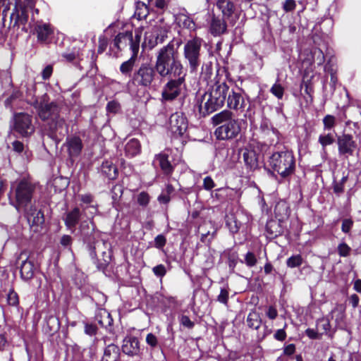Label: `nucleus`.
<instances>
[{"label": "nucleus", "instance_id": "nucleus-1", "mask_svg": "<svg viewBox=\"0 0 361 361\" xmlns=\"http://www.w3.org/2000/svg\"><path fill=\"white\" fill-rule=\"evenodd\" d=\"M155 66L158 75L166 80L161 92L162 100L172 102L180 97L187 69L179 59L178 47H175L173 40L157 51Z\"/></svg>", "mask_w": 361, "mask_h": 361}, {"label": "nucleus", "instance_id": "nucleus-2", "mask_svg": "<svg viewBox=\"0 0 361 361\" xmlns=\"http://www.w3.org/2000/svg\"><path fill=\"white\" fill-rule=\"evenodd\" d=\"M260 128L264 135L270 137L269 145H274L275 151L268 160L270 167L268 173L277 179L280 183H290L296 171V160L293 152L285 145L279 144L280 133L276 128H269L266 121L261 124Z\"/></svg>", "mask_w": 361, "mask_h": 361}, {"label": "nucleus", "instance_id": "nucleus-3", "mask_svg": "<svg viewBox=\"0 0 361 361\" xmlns=\"http://www.w3.org/2000/svg\"><path fill=\"white\" fill-rule=\"evenodd\" d=\"M78 233L83 247L98 271H104L110 264L113 252L111 243L100 239L92 220L87 219L80 222Z\"/></svg>", "mask_w": 361, "mask_h": 361}, {"label": "nucleus", "instance_id": "nucleus-4", "mask_svg": "<svg viewBox=\"0 0 361 361\" xmlns=\"http://www.w3.org/2000/svg\"><path fill=\"white\" fill-rule=\"evenodd\" d=\"M229 86L225 81H216L197 99L200 115L205 117L222 108L226 103Z\"/></svg>", "mask_w": 361, "mask_h": 361}, {"label": "nucleus", "instance_id": "nucleus-5", "mask_svg": "<svg viewBox=\"0 0 361 361\" xmlns=\"http://www.w3.org/2000/svg\"><path fill=\"white\" fill-rule=\"evenodd\" d=\"M212 123L216 126L214 134L219 140H233L240 134L242 121L234 118L229 110H224L214 115Z\"/></svg>", "mask_w": 361, "mask_h": 361}, {"label": "nucleus", "instance_id": "nucleus-6", "mask_svg": "<svg viewBox=\"0 0 361 361\" xmlns=\"http://www.w3.org/2000/svg\"><path fill=\"white\" fill-rule=\"evenodd\" d=\"M158 78L157 68L151 62H142L135 66L131 78L128 81L129 87L147 90L154 86Z\"/></svg>", "mask_w": 361, "mask_h": 361}, {"label": "nucleus", "instance_id": "nucleus-7", "mask_svg": "<svg viewBox=\"0 0 361 361\" xmlns=\"http://www.w3.org/2000/svg\"><path fill=\"white\" fill-rule=\"evenodd\" d=\"M35 186L27 179L23 178L13 182L8 194L10 204L18 212L21 209L34 202Z\"/></svg>", "mask_w": 361, "mask_h": 361}, {"label": "nucleus", "instance_id": "nucleus-8", "mask_svg": "<svg viewBox=\"0 0 361 361\" xmlns=\"http://www.w3.org/2000/svg\"><path fill=\"white\" fill-rule=\"evenodd\" d=\"M202 39L195 37L184 44L183 57L190 73H197L202 63Z\"/></svg>", "mask_w": 361, "mask_h": 361}, {"label": "nucleus", "instance_id": "nucleus-9", "mask_svg": "<svg viewBox=\"0 0 361 361\" xmlns=\"http://www.w3.org/2000/svg\"><path fill=\"white\" fill-rule=\"evenodd\" d=\"M141 40V32L138 30H127L119 32L114 38L111 46L116 48L119 51H122L129 47L132 54L138 53L140 49V44Z\"/></svg>", "mask_w": 361, "mask_h": 361}, {"label": "nucleus", "instance_id": "nucleus-10", "mask_svg": "<svg viewBox=\"0 0 361 361\" xmlns=\"http://www.w3.org/2000/svg\"><path fill=\"white\" fill-rule=\"evenodd\" d=\"M49 100L47 94H44L41 97L35 98L32 103L42 121H49L59 116L60 107L56 102H49Z\"/></svg>", "mask_w": 361, "mask_h": 361}, {"label": "nucleus", "instance_id": "nucleus-11", "mask_svg": "<svg viewBox=\"0 0 361 361\" xmlns=\"http://www.w3.org/2000/svg\"><path fill=\"white\" fill-rule=\"evenodd\" d=\"M25 218L27 219L31 229L34 232H39L45 223L44 214L42 206L35 200L30 204L21 209Z\"/></svg>", "mask_w": 361, "mask_h": 361}, {"label": "nucleus", "instance_id": "nucleus-12", "mask_svg": "<svg viewBox=\"0 0 361 361\" xmlns=\"http://www.w3.org/2000/svg\"><path fill=\"white\" fill-rule=\"evenodd\" d=\"M169 27L166 25H155L150 31L146 32L142 47L149 50L168 38Z\"/></svg>", "mask_w": 361, "mask_h": 361}, {"label": "nucleus", "instance_id": "nucleus-13", "mask_svg": "<svg viewBox=\"0 0 361 361\" xmlns=\"http://www.w3.org/2000/svg\"><path fill=\"white\" fill-rule=\"evenodd\" d=\"M28 10V8L21 3L16 2L10 15L9 27L18 29L21 27L22 31L27 32L30 28V25H27Z\"/></svg>", "mask_w": 361, "mask_h": 361}, {"label": "nucleus", "instance_id": "nucleus-14", "mask_svg": "<svg viewBox=\"0 0 361 361\" xmlns=\"http://www.w3.org/2000/svg\"><path fill=\"white\" fill-rule=\"evenodd\" d=\"M47 130L49 137L58 144L68 135V126L59 115L48 121Z\"/></svg>", "mask_w": 361, "mask_h": 361}, {"label": "nucleus", "instance_id": "nucleus-15", "mask_svg": "<svg viewBox=\"0 0 361 361\" xmlns=\"http://www.w3.org/2000/svg\"><path fill=\"white\" fill-rule=\"evenodd\" d=\"M336 143L338 156L344 159H348L349 157L353 156L357 148V142L353 136L348 133L336 135Z\"/></svg>", "mask_w": 361, "mask_h": 361}, {"label": "nucleus", "instance_id": "nucleus-16", "mask_svg": "<svg viewBox=\"0 0 361 361\" xmlns=\"http://www.w3.org/2000/svg\"><path fill=\"white\" fill-rule=\"evenodd\" d=\"M238 0H216V6L221 11L224 18L231 23L239 18L240 8Z\"/></svg>", "mask_w": 361, "mask_h": 361}, {"label": "nucleus", "instance_id": "nucleus-17", "mask_svg": "<svg viewBox=\"0 0 361 361\" xmlns=\"http://www.w3.org/2000/svg\"><path fill=\"white\" fill-rule=\"evenodd\" d=\"M14 130L23 137H27L34 132L32 116L26 113H18L14 115Z\"/></svg>", "mask_w": 361, "mask_h": 361}, {"label": "nucleus", "instance_id": "nucleus-18", "mask_svg": "<svg viewBox=\"0 0 361 361\" xmlns=\"http://www.w3.org/2000/svg\"><path fill=\"white\" fill-rule=\"evenodd\" d=\"M152 165L155 169H160L161 172L167 177L172 176L176 164H173L167 151L155 154Z\"/></svg>", "mask_w": 361, "mask_h": 361}, {"label": "nucleus", "instance_id": "nucleus-19", "mask_svg": "<svg viewBox=\"0 0 361 361\" xmlns=\"http://www.w3.org/2000/svg\"><path fill=\"white\" fill-rule=\"evenodd\" d=\"M226 102L228 109L243 111L246 104L243 89L238 87L231 89L229 87V93L227 94Z\"/></svg>", "mask_w": 361, "mask_h": 361}, {"label": "nucleus", "instance_id": "nucleus-20", "mask_svg": "<svg viewBox=\"0 0 361 361\" xmlns=\"http://www.w3.org/2000/svg\"><path fill=\"white\" fill-rule=\"evenodd\" d=\"M223 16H216L213 12L208 11L206 14V20L209 23L210 33L214 36H221L227 31V24Z\"/></svg>", "mask_w": 361, "mask_h": 361}, {"label": "nucleus", "instance_id": "nucleus-21", "mask_svg": "<svg viewBox=\"0 0 361 361\" xmlns=\"http://www.w3.org/2000/svg\"><path fill=\"white\" fill-rule=\"evenodd\" d=\"M170 128L173 133L183 136L188 129V120L183 114H173L169 118Z\"/></svg>", "mask_w": 361, "mask_h": 361}, {"label": "nucleus", "instance_id": "nucleus-22", "mask_svg": "<svg viewBox=\"0 0 361 361\" xmlns=\"http://www.w3.org/2000/svg\"><path fill=\"white\" fill-rule=\"evenodd\" d=\"M64 145L67 148L68 156L71 159L80 157L83 149V143L78 135L68 136Z\"/></svg>", "mask_w": 361, "mask_h": 361}, {"label": "nucleus", "instance_id": "nucleus-23", "mask_svg": "<svg viewBox=\"0 0 361 361\" xmlns=\"http://www.w3.org/2000/svg\"><path fill=\"white\" fill-rule=\"evenodd\" d=\"M244 166L247 172L255 171L259 168L258 154L254 149L243 148L241 149Z\"/></svg>", "mask_w": 361, "mask_h": 361}, {"label": "nucleus", "instance_id": "nucleus-24", "mask_svg": "<svg viewBox=\"0 0 361 361\" xmlns=\"http://www.w3.org/2000/svg\"><path fill=\"white\" fill-rule=\"evenodd\" d=\"M122 351L128 356H136L140 353V341L137 337L126 336L123 341Z\"/></svg>", "mask_w": 361, "mask_h": 361}, {"label": "nucleus", "instance_id": "nucleus-25", "mask_svg": "<svg viewBox=\"0 0 361 361\" xmlns=\"http://www.w3.org/2000/svg\"><path fill=\"white\" fill-rule=\"evenodd\" d=\"M345 309L341 304H337L328 314L329 318L335 322V328L345 329Z\"/></svg>", "mask_w": 361, "mask_h": 361}, {"label": "nucleus", "instance_id": "nucleus-26", "mask_svg": "<svg viewBox=\"0 0 361 361\" xmlns=\"http://www.w3.org/2000/svg\"><path fill=\"white\" fill-rule=\"evenodd\" d=\"M82 213L78 207H75L72 210L66 213L63 218L65 226L71 233L75 231L76 226L81 219Z\"/></svg>", "mask_w": 361, "mask_h": 361}, {"label": "nucleus", "instance_id": "nucleus-27", "mask_svg": "<svg viewBox=\"0 0 361 361\" xmlns=\"http://www.w3.org/2000/svg\"><path fill=\"white\" fill-rule=\"evenodd\" d=\"M35 32L37 35V40L40 42H47L53 35L54 30L49 23L37 22L35 25Z\"/></svg>", "mask_w": 361, "mask_h": 361}, {"label": "nucleus", "instance_id": "nucleus-28", "mask_svg": "<svg viewBox=\"0 0 361 361\" xmlns=\"http://www.w3.org/2000/svg\"><path fill=\"white\" fill-rule=\"evenodd\" d=\"M137 54L136 51L135 54H132L131 56L127 60L123 61L119 67V71L121 74L126 77H128L129 79L131 78L133 75V73L135 70V62L137 59Z\"/></svg>", "mask_w": 361, "mask_h": 361}, {"label": "nucleus", "instance_id": "nucleus-29", "mask_svg": "<svg viewBox=\"0 0 361 361\" xmlns=\"http://www.w3.org/2000/svg\"><path fill=\"white\" fill-rule=\"evenodd\" d=\"M266 231L271 238L281 235L283 233L281 221L276 219L269 220L266 224Z\"/></svg>", "mask_w": 361, "mask_h": 361}, {"label": "nucleus", "instance_id": "nucleus-30", "mask_svg": "<svg viewBox=\"0 0 361 361\" xmlns=\"http://www.w3.org/2000/svg\"><path fill=\"white\" fill-rule=\"evenodd\" d=\"M121 355L120 348L115 344L108 345L104 350L101 361H119Z\"/></svg>", "mask_w": 361, "mask_h": 361}, {"label": "nucleus", "instance_id": "nucleus-31", "mask_svg": "<svg viewBox=\"0 0 361 361\" xmlns=\"http://www.w3.org/2000/svg\"><path fill=\"white\" fill-rule=\"evenodd\" d=\"M125 154L128 158H133L141 152V145L136 138L130 139L125 145Z\"/></svg>", "mask_w": 361, "mask_h": 361}, {"label": "nucleus", "instance_id": "nucleus-32", "mask_svg": "<svg viewBox=\"0 0 361 361\" xmlns=\"http://www.w3.org/2000/svg\"><path fill=\"white\" fill-rule=\"evenodd\" d=\"M20 277L23 281H27L32 279L35 273L33 262L28 259L23 260L20 267Z\"/></svg>", "mask_w": 361, "mask_h": 361}, {"label": "nucleus", "instance_id": "nucleus-33", "mask_svg": "<svg viewBox=\"0 0 361 361\" xmlns=\"http://www.w3.org/2000/svg\"><path fill=\"white\" fill-rule=\"evenodd\" d=\"M101 173L109 180H114L118 176V169L112 161H104L100 167Z\"/></svg>", "mask_w": 361, "mask_h": 361}, {"label": "nucleus", "instance_id": "nucleus-34", "mask_svg": "<svg viewBox=\"0 0 361 361\" xmlns=\"http://www.w3.org/2000/svg\"><path fill=\"white\" fill-rule=\"evenodd\" d=\"M246 323L249 328L259 330L262 326L260 313L255 310H252L247 314Z\"/></svg>", "mask_w": 361, "mask_h": 361}, {"label": "nucleus", "instance_id": "nucleus-35", "mask_svg": "<svg viewBox=\"0 0 361 361\" xmlns=\"http://www.w3.org/2000/svg\"><path fill=\"white\" fill-rule=\"evenodd\" d=\"M348 179V174H344L341 179L339 181L334 179L332 182V189L334 193L336 195V196L340 197L341 194L344 192L345 184Z\"/></svg>", "mask_w": 361, "mask_h": 361}, {"label": "nucleus", "instance_id": "nucleus-36", "mask_svg": "<svg viewBox=\"0 0 361 361\" xmlns=\"http://www.w3.org/2000/svg\"><path fill=\"white\" fill-rule=\"evenodd\" d=\"M335 141V136L332 132L322 133L319 135L318 138V142L322 145L323 149H325L327 146L334 144Z\"/></svg>", "mask_w": 361, "mask_h": 361}, {"label": "nucleus", "instance_id": "nucleus-37", "mask_svg": "<svg viewBox=\"0 0 361 361\" xmlns=\"http://www.w3.org/2000/svg\"><path fill=\"white\" fill-rule=\"evenodd\" d=\"M100 317L99 319V315H97L95 318L102 327L107 329L108 326H112L114 320L109 312L104 310L103 313L100 314Z\"/></svg>", "mask_w": 361, "mask_h": 361}, {"label": "nucleus", "instance_id": "nucleus-38", "mask_svg": "<svg viewBox=\"0 0 361 361\" xmlns=\"http://www.w3.org/2000/svg\"><path fill=\"white\" fill-rule=\"evenodd\" d=\"M12 147L13 151L19 154H21L24 159H29V157L31 156V152L27 149H25V147L23 142L18 140H16L12 143Z\"/></svg>", "mask_w": 361, "mask_h": 361}, {"label": "nucleus", "instance_id": "nucleus-39", "mask_svg": "<svg viewBox=\"0 0 361 361\" xmlns=\"http://www.w3.org/2000/svg\"><path fill=\"white\" fill-rule=\"evenodd\" d=\"M148 14V6L144 3H137L135 11L134 16L137 18V20H141L143 19H146Z\"/></svg>", "mask_w": 361, "mask_h": 361}, {"label": "nucleus", "instance_id": "nucleus-40", "mask_svg": "<svg viewBox=\"0 0 361 361\" xmlns=\"http://www.w3.org/2000/svg\"><path fill=\"white\" fill-rule=\"evenodd\" d=\"M226 225L229 229V231L232 234H235L239 231L242 226V223L238 221L236 217L231 216L227 218L226 221Z\"/></svg>", "mask_w": 361, "mask_h": 361}, {"label": "nucleus", "instance_id": "nucleus-41", "mask_svg": "<svg viewBox=\"0 0 361 361\" xmlns=\"http://www.w3.org/2000/svg\"><path fill=\"white\" fill-rule=\"evenodd\" d=\"M324 130L331 132L336 126V118L331 114L326 115L323 119Z\"/></svg>", "mask_w": 361, "mask_h": 361}, {"label": "nucleus", "instance_id": "nucleus-42", "mask_svg": "<svg viewBox=\"0 0 361 361\" xmlns=\"http://www.w3.org/2000/svg\"><path fill=\"white\" fill-rule=\"evenodd\" d=\"M270 92L278 99H282L284 94V87L279 83V77H277L276 82L270 88Z\"/></svg>", "mask_w": 361, "mask_h": 361}, {"label": "nucleus", "instance_id": "nucleus-43", "mask_svg": "<svg viewBox=\"0 0 361 361\" xmlns=\"http://www.w3.org/2000/svg\"><path fill=\"white\" fill-rule=\"evenodd\" d=\"M229 290L230 289L228 285L221 287L220 293L216 298V301L227 306L229 298Z\"/></svg>", "mask_w": 361, "mask_h": 361}, {"label": "nucleus", "instance_id": "nucleus-44", "mask_svg": "<svg viewBox=\"0 0 361 361\" xmlns=\"http://www.w3.org/2000/svg\"><path fill=\"white\" fill-rule=\"evenodd\" d=\"M303 259L300 255H294L286 260V265L290 268H296L302 264Z\"/></svg>", "mask_w": 361, "mask_h": 361}, {"label": "nucleus", "instance_id": "nucleus-45", "mask_svg": "<svg viewBox=\"0 0 361 361\" xmlns=\"http://www.w3.org/2000/svg\"><path fill=\"white\" fill-rule=\"evenodd\" d=\"M47 327L51 332H56L60 327L59 319L54 316H49L46 319Z\"/></svg>", "mask_w": 361, "mask_h": 361}, {"label": "nucleus", "instance_id": "nucleus-46", "mask_svg": "<svg viewBox=\"0 0 361 361\" xmlns=\"http://www.w3.org/2000/svg\"><path fill=\"white\" fill-rule=\"evenodd\" d=\"M312 54L314 63H316L318 66L323 65L325 61V56L321 49H314L312 51Z\"/></svg>", "mask_w": 361, "mask_h": 361}, {"label": "nucleus", "instance_id": "nucleus-47", "mask_svg": "<svg viewBox=\"0 0 361 361\" xmlns=\"http://www.w3.org/2000/svg\"><path fill=\"white\" fill-rule=\"evenodd\" d=\"M178 320L180 326L188 329H192L195 326V322L191 321L188 316L180 314L178 316Z\"/></svg>", "mask_w": 361, "mask_h": 361}, {"label": "nucleus", "instance_id": "nucleus-48", "mask_svg": "<svg viewBox=\"0 0 361 361\" xmlns=\"http://www.w3.org/2000/svg\"><path fill=\"white\" fill-rule=\"evenodd\" d=\"M136 200L140 207H146L150 202V196L147 192L142 191L137 195Z\"/></svg>", "mask_w": 361, "mask_h": 361}, {"label": "nucleus", "instance_id": "nucleus-49", "mask_svg": "<svg viewBox=\"0 0 361 361\" xmlns=\"http://www.w3.org/2000/svg\"><path fill=\"white\" fill-rule=\"evenodd\" d=\"M257 258L255 257V255L252 252H247L245 255L244 260H240L241 263H245L247 267H252L256 265L257 264Z\"/></svg>", "mask_w": 361, "mask_h": 361}, {"label": "nucleus", "instance_id": "nucleus-50", "mask_svg": "<svg viewBox=\"0 0 361 361\" xmlns=\"http://www.w3.org/2000/svg\"><path fill=\"white\" fill-rule=\"evenodd\" d=\"M169 0H151L150 5L157 8V12L162 13L168 7Z\"/></svg>", "mask_w": 361, "mask_h": 361}, {"label": "nucleus", "instance_id": "nucleus-51", "mask_svg": "<svg viewBox=\"0 0 361 361\" xmlns=\"http://www.w3.org/2000/svg\"><path fill=\"white\" fill-rule=\"evenodd\" d=\"M73 243V238L69 235H63L60 239V244L64 248H66L70 251L72 255H73V252L71 248V245Z\"/></svg>", "mask_w": 361, "mask_h": 361}, {"label": "nucleus", "instance_id": "nucleus-52", "mask_svg": "<svg viewBox=\"0 0 361 361\" xmlns=\"http://www.w3.org/2000/svg\"><path fill=\"white\" fill-rule=\"evenodd\" d=\"M337 250L340 257H346L350 255L351 248L347 243L343 242L338 244Z\"/></svg>", "mask_w": 361, "mask_h": 361}, {"label": "nucleus", "instance_id": "nucleus-53", "mask_svg": "<svg viewBox=\"0 0 361 361\" xmlns=\"http://www.w3.org/2000/svg\"><path fill=\"white\" fill-rule=\"evenodd\" d=\"M98 328L96 324L92 323H85L84 332L86 335L93 337L97 334Z\"/></svg>", "mask_w": 361, "mask_h": 361}, {"label": "nucleus", "instance_id": "nucleus-54", "mask_svg": "<svg viewBox=\"0 0 361 361\" xmlns=\"http://www.w3.org/2000/svg\"><path fill=\"white\" fill-rule=\"evenodd\" d=\"M331 319L329 318V315H326L325 317L322 319H319L317 322L318 325H321L322 329L324 330V332L327 334L329 331L331 330Z\"/></svg>", "mask_w": 361, "mask_h": 361}, {"label": "nucleus", "instance_id": "nucleus-55", "mask_svg": "<svg viewBox=\"0 0 361 361\" xmlns=\"http://www.w3.org/2000/svg\"><path fill=\"white\" fill-rule=\"evenodd\" d=\"M354 224V221L351 218H345L342 220L341 231L345 234H348Z\"/></svg>", "mask_w": 361, "mask_h": 361}, {"label": "nucleus", "instance_id": "nucleus-56", "mask_svg": "<svg viewBox=\"0 0 361 361\" xmlns=\"http://www.w3.org/2000/svg\"><path fill=\"white\" fill-rule=\"evenodd\" d=\"M146 343L147 344L152 348L155 349L158 347H160L158 343V339L157 336L152 333H149L146 336Z\"/></svg>", "mask_w": 361, "mask_h": 361}, {"label": "nucleus", "instance_id": "nucleus-57", "mask_svg": "<svg viewBox=\"0 0 361 361\" xmlns=\"http://www.w3.org/2000/svg\"><path fill=\"white\" fill-rule=\"evenodd\" d=\"M166 238L164 235L159 234L154 238L153 246L159 250L163 249L166 245Z\"/></svg>", "mask_w": 361, "mask_h": 361}, {"label": "nucleus", "instance_id": "nucleus-58", "mask_svg": "<svg viewBox=\"0 0 361 361\" xmlns=\"http://www.w3.org/2000/svg\"><path fill=\"white\" fill-rule=\"evenodd\" d=\"M180 21L184 28L190 30H194L195 29V23L189 16H185L183 19H180Z\"/></svg>", "mask_w": 361, "mask_h": 361}, {"label": "nucleus", "instance_id": "nucleus-59", "mask_svg": "<svg viewBox=\"0 0 361 361\" xmlns=\"http://www.w3.org/2000/svg\"><path fill=\"white\" fill-rule=\"evenodd\" d=\"M7 301L9 305L16 306L18 305V295L13 290H9L7 295Z\"/></svg>", "mask_w": 361, "mask_h": 361}, {"label": "nucleus", "instance_id": "nucleus-60", "mask_svg": "<svg viewBox=\"0 0 361 361\" xmlns=\"http://www.w3.org/2000/svg\"><path fill=\"white\" fill-rule=\"evenodd\" d=\"M152 271L154 274L159 278L164 277L166 274V267L163 264H158L154 267L152 269Z\"/></svg>", "mask_w": 361, "mask_h": 361}, {"label": "nucleus", "instance_id": "nucleus-61", "mask_svg": "<svg viewBox=\"0 0 361 361\" xmlns=\"http://www.w3.org/2000/svg\"><path fill=\"white\" fill-rule=\"evenodd\" d=\"M296 7V3L295 0H286L283 3L282 8L283 10L286 12H292L295 10Z\"/></svg>", "mask_w": 361, "mask_h": 361}, {"label": "nucleus", "instance_id": "nucleus-62", "mask_svg": "<svg viewBox=\"0 0 361 361\" xmlns=\"http://www.w3.org/2000/svg\"><path fill=\"white\" fill-rule=\"evenodd\" d=\"M53 73V66L51 64L47 65L42 71L41 75L44 80H49Z\"/></svg>", "mask_w": 361, "mask_h": 361}, {"label": "nucleus", "instance_id": "nucleus-63", "mask_svg": "<svg viewBox=\"0 0 361 361\" xmlns=\"http://www.w3.org/2000/svg\"><path fill=\"white\" fill-rule=\"evenodd\" d=\"M78 56V50L75 49L72 51H66L62 54V56L68 62L73 61Z\"/></svg>", "mask_w": 361, "mask_h": 361}, {"label": "nucleus", "instance_id": "nucleus-64", "mask_svg": "<svg viewBox=\"0 0 361 361\" xmlns=\"http://www.w3.org/2000/svg\"><path fill=\"white\" fill-rule=\"evenodd\" d=\"M353 115L355 121L354 122V126H357L359 123H361V105H357L353 109Z\"/></svg>", "mask_w": 361, "mask_h": 361}]
</instances>
